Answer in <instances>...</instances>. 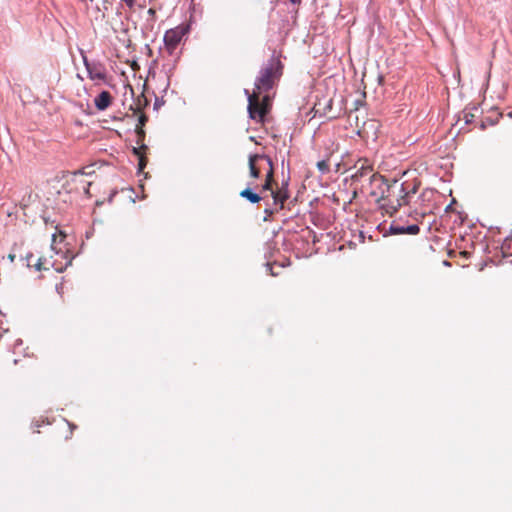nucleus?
Listing matches in <instances>:
<instances>
[{"label":"nucleus","instance_id":"f257e3e1","mask_svg":"<svg viewBox=\"0 0 512 512\" xmlns=\"http://www.w3.org/2000/svg\"><path fill=\"white\" fill-rule=\"evenodd\" d=\"M249 174L252 178H259L261 173L265 174V183L262 185L261 192L270 191L273 198V208H265L264 221L270 218L284 208V204L289 198L287 183L278 187L274 179V165L272 159L264 154H253L248 159Z\"/></svg>","mask_w":512,"mask_h":512},{"label":"nucleus","instance_id":"f03ea898","mask_svg":"<svg viewBox=\"0 0 512 512\" xmlns=\"http://www.w3.org/2000/svg\"><path fill=\"white\" fill-rule=\"evenodd\" d=\"M419 183L407 184L398 180L388 182L384 178L381 187H375L377 196H373L380 208L390 216L394 215L400 207L410 204L411 198L417 193Z\"/></svg>","mask_w":512,"mask_h":512},{"label":"nucleus","instance_id":"7ed1b4c3","mask_svg":"<svg viewBox=\"0 0 512 512\" xmlns=\"http://www.w3.org/2000/svg\"><path fill=\"white\" fill-rule=\"evenodd\" d=\"M349 171L352 172L350 178L355 193L359 190L361 193L377 196L375 187H381L384 184V177L374 171L373 164L369 159H358Z\"/></svg>","mask_w":512,"mask_h":512},{"label":"nucleus","instance_id":"20e7f679","mask_svg":"<svg viewBox=\"0 0 512 512\" xmlns=\"http://www.w3.org/2000/svg\"><path fill=\"white\" fill-rule=\"evenodd\" d=\"M283 66H268L260 72L252 93L265 95L275 86L282 75Z\"/></svg>","mask_w":512,"mask_h":512},{"label":"nucleus","instance_id":"39448f33","mask_svg":"<svg viewBox=\"0 0 512 512\" xmlns=\"http://www.w3.org/2000/svg\"><path fill=\"white\" fill-rule=\"evenodd\" d=\"M269 94L257 95L251 93L248 95V112L252 120L263 123L269 110Z\"/></svg>","mask_w":512,"mask_h":512},{"label":"nucleus","instance_id":"423d86ee","mask_svg":"<svg viewBox=\"0 0 512 512\" xmlns=\"http://www.w3.org/2000/svg\"><path fill=\"white\" fill-rule=\"evenodd\" d=\"M49 253V256L42 255L36 259L35 269L37 271L53 269L56 272H62L70 264L63 252L51 249Z\"/></svg>","mask_w":512,"mask_h":512},{"label":"nucleus","instance_id":"0eeeda50","mask_svg":"<svg viewBox=\"0 0 512 512\" xmlns=\"http://www.w3.org/2000/svg\"><path fill=\"white\" fill-rule=\"evenodd\" d=\"M313 110L315 111V114L326 117L327 119H335L340 114V110L334 111L333 98L330 96L317 98L314 103Z\"/></svg>","mask_w":512,"mask_h":512},{"label":"nucleus","instance_id":"6e6552de","mask_svg":"<svg viewBox=\"0 0 512 512\" xmlns=\"http://www.w3.org/2000/svg\"><path fill=\"white\" fill-rule=\"evenodd\" d=\"M187 26L180 25L173 29L166 31L164 35V42L166 47L172 51L183 39L185 34L187 33Z\"/></svg>","mask_w":512,"mask_h":512},{"label":"nucleus","instance_id":"1a4fd4ad","mask_svg":"<svg viewBox=\"0 0 512 512\" xmlns=\"http://www.w3.org/2000/svg\"><path fill=\"white\" fill-rule=\"evenodd\" d=\"M371 69L367 70L366 67H364V70L362 72V82L365 86L367 85H381L383 83L384 77L382 74H380L378 71H376L378 66H370Z\"/></svg>","mask_w":512,"mask_h":512},{"label":"nucleus","instance_id":"9d476101","mask_svg":"<svg viewBox=\"0 0 512 512\" xmlns=\"http://www.w3.org/2000/svg\"><path fill=\"white\" fill-rule=\"evenodd\" d=\"M112 103V95L108 91H102L95 99V107L99 111L106 110Z\"/></svg>","mask_w":512,"mask_h":512},{"label":"nucleus","instance_id":"9b49d317","mask_svg":"<svg viewBox=\"0 0 512 512\" xmlns=\"http://www.w3.org/2000/svg\"><path fill=\"white\" fill-rule=\"evenodd\" d=\"M85 73L93 81H105L106 74L102 66H84Z\"/></svg>","mask_w":512,"mask_h":512},{"label":"nucleus","instance_id":"f8f14e48","mask_svg":"<svg viewBox=\"0 0 512 512\" xmlns=\"http://www.w3.org/2000/svg\"><path fill=\"white\" fill-rule=\"evenodd\" d=\"M147 149H148V147L146 145H144L143 143L140 145V147L133 149V152L139 158V163H138L139 171H142L147 165V158L145 156V152Z\"/></svg>","mask_w":512,"mask_h":512},{"label":"nucleus","instance_id":"ddd939ff","mask_svg":"<svg viewBox=\"0 0 512 512\" xmlns=\"http://www.w3.org/2000/svg\"><path fill=\"white\" fill-rule=\"evenodd\" d=\"M240 196L247 199L251 203L260 202L263 197L258 193L253 192L250 188H246L240 192Z\"/></svg>","mask_w":512,"mask_h":512},{"label":"nucleus","instance_id":"4468645a","mask_svg":"<svg viewBox=\"0 0 512 512\" xmlns=\"http://www.w3.org/2000/svg\"><path fill=\"white\" fill-rule=\"evenodd\" d=\"M147 120H148L147 116L143 113H140L139 120H138L139 124L136 127V133L138 135V141H137L138 144H140L145 137V132L143 130V126L145 125Z\"/></svg>","mask_w":512,"mask_h":512},{"label":"nucleus","instance_id":"2eb2a0df","mask_svg":"<svg viewBox=\"0 0 512 512\" xmlns=\"http://www.w3.org/2000/svg\"><path fill=\"white\" fill-rule=\"evenodd\" d=\"M147 105H148V100L142 94L141 96H139L137 98L134 106L133 105L130 106V110H132L134 114H137V113H140L143 110V108L146 107Z\"/></svg>","mask_w":512,"mask_h":512},{"label":"nucleus","instance_id":"dca6fc26","mask_svg":"<svg viewBox=\"0 0 512 512\" xmlns=\"http://www.w3.org/2000/svg\"><path fill=\"white\" fill-rule=\"evenodd\" d=\"M479 112V108L477 106H473L469 109H465L463 111V119L465 123L470 124L474 121V118L477 117V114Z\"/></svg>","mask_w":512,"mask_h":512},{"label":"nucleus","instance_id":"f3484780","mask_svg":"<svg viewBox=\"0 0 512 512\" xmlns=\"http://www.w3.org/2000/svg\"><path fill=\"white\" fill-rule=\"evenodd\" d=\"M427 213V209L421 208L420 210L415 209L413 212V217L415 220L419 221L420 219H423Z\"/></svg>","mask_w":512,"mask_h":512},{"label":"nucleus","instance_id":"a211bd4d","mask_svg":"<svg viewBox=\"0 0 512 512\" xmlns=\"http://www.w3.org/2000/svg\"><path fill=\"white\" fill-rule=\"evenodd\" d=\"M419 231H420V228L417 224L405 226V233H407V234L416 235L419 233Z\"/></svg>","mask_w":512,"mask_h":512},{"label":"nucleus","instance_id":"6ab92c4d","mask_svg":"<svg viewBox=\"0 0 512 512\" xmlns=\"http://www.w3.org/2000/svg\"><path fill=\"white\" fill-rule=\"evenodd\" d=\"M38 257H35L33 254H28L26 256V261H27V266L28 267H34L35 268V264H36V259Z\"/></svg>","mask_w":512,"mask_h":512},{"label":"nucleus","instance_id":"aec40b11","mask_svg":"<svg viewBox=\"0 0 512 512\" xmlns=\"http://www.w3.org/2000/svg\"><path fill=\"white\" fill-rule=\"evenodd\" d=\"M317 167L321 172H326L329 170V165L326 161L322 160L317 163Z\"/></svg>","mask_w":512,"mask_h":512},{"label":"nucleus","instance_id":"412c9836","mask_svg":"<svg viewBox=\"0 0 512 512\" xmlns=\"http://www.w3.org/2000/svg\"><path fill=\"white\" fill-rule=\"evenodd\" d=\"M392 229L397 234H404L405 233V226H395V227H392Z\"/></svg>","mask_w":512,"mask_h":512},{"label":"nucleus","instance_id":"4be33fe9","mask_svg":"<svg viewBox=\"0 0 512 512\" xmlns=\"http://www.w3.org/2000/svg\"><path fill=\"white\" fill-rule=\"evenodd\" d=\"M8 259H9L11 262H13V261H14V259H15V255H14V254H9V255H8Z\"/></svg>","mask_w":512,"mask_h":512},{"label":"nucleus","instance_id":"5701e85b","mask_svg":"<svg viewBox=\"0 0 512 512\" xmlns=\"http://www.w3.org/2000/svg\"><path fill=\"white\" fill-rule=\"evenodd\" d=\"M81 175H83V173H82V172H80V171H78V172H74V173H73V176H74V177H78V176H81Z\"/></svg>","mask_w":512,"mask_h":512},{"label":"nucleus","instance_id":"b1692460","mask_svg":"<svg viewBox=\"0 0 512 512\" xmlns=\"http://www.w3.org/2000/svg\"><path fill=\"white\" fill-rule=\"evenodd\" d=\"M290 2L293 4H300L301 0H290Z\"/></svg>","mask_w":512,"mask_h":512},{"label":"nucleus","instance_id":"393cba45","mask_svg":"<svg viewBox=\"0 0 512 512\" xmlns=\"http://www.w3.org/2000/svg\"><path fill=\"white\" fill-rule=\"evenodd\" d=\"M133 70H136V69H139L140 66H134V65H131L130 66Z\"/></svg>","mask_w":512,"mask_h":512},{"label":"nucleus","instance_id":"a878e982","mask_svg":"<svg viewBox=\"0 0 512 512\" xmlns=\"http://www.w3.org/2000/svg\"><path fill=\"white\" fill-rule=\"evenodd\" d=\"M511 242H512L511 240H510L509 242H505V243H504L503 248H504L505 246H507V245H510V243H511Z\"/></svg>","mask_w":512,"mask_h":512},{"label":"nucleus","instance_id":"bb28decb","mask_svg":"<svg viewBox=\"0 0 512 512\" xmlns=\"http://www.w3.org/2000/svg\"><path fill=\"white\" fill-rule=\"evenodd\" d=\"M84 190H85L86 194H89V188L88 187L84 188Z\"/></svg>","mask_w":512,"mask_h":512},{"label":"nucleus","instance_id":"cd10ccee","mask_svg":"<svg viewBox=\"0 0 512 512\" xmlns=\"http://www.w3.org/2000/svg\"><path fill=\"white\" fill-rule=\"evenodd\" d=\"M150 14H153L154 13V10L153 9H149L148 11Z\"/></svg>","mask_w":512,"mask_h":512},{"label":"nucleus","instance_id":"c85d7f7f","mask_svg":"<svg viewBox=\"0 0 512 512\" xmlns=\"http://www.w3.org/2000/svg\"><path fill=\"white\" fill-rule=\"evenodd\" d=\"M130 64L135 65V64H137V62L136 61H131Z\"/></svg>","mask_w":512,"mask_h":512}]
</instances>
